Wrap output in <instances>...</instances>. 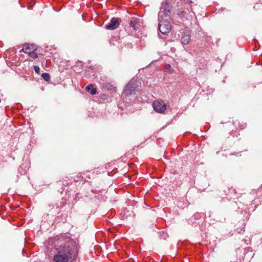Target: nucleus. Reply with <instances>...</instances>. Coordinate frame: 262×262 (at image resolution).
Returning a JSON list of instances; mask_svg holds the SVG:
<instances>
[{
  "instance_id": "f257e3e1",
  "label": "nucleus",
  "mask_w": 262,
  "mask_h": 262,
  "mask_svg": "<svg viewBox=\"0 0 262 262\" xmlns=\"http://www.w3.org/2000/svg\"><path fill=\"white\" fill-rule=\"evenodd\" d=\"M78 250V243L69 236L67 235L56 236L53 259L55 262H69L76 257Z\"/></svg>"
},
{
  "instance_id": "f03ea898",
  "label": "nucleus",
  "mask_w": 262,
  "mask_h": 262,
  "mask_svg": "<svg viewBox=\"0 0 262 262\" xmlns=\"http://www.w3.org/2000/svg\"><path fill=\"white\" fill-rule=\"evenodd\" d=\"M171 6L168 0H165L162 3L160 10L158 14V29L164 35L169 33L171 26L166 17L170 15Z\"/></svg>"
},
{
  "instance_id": "7ed1b4c3",
  "label": "nucleus",
  "mask_w": 262,
  "mask_h": 262,
  "mask_svg": "<svg viewBox=\"0 0 262 262\" xmlns=\"http://www.w3.org/2000/svg\"><path fill=\"white\" fill-rule=\"evenodd\" d=\"M139 84L138 82L133 79L125 87L122 95L125 96H129L136 95V92L138 91Z\"/></svg>"
},
{
  "instance_id": "20e7f679",
  "label": "nucleus",
  "mask_w": 262,
  "mask_h": 262,
  "mask_svg": "<svg viewBox=\"0 0 262 262\" xmlns=\"http://www.w3.org/2000/svg\"><path fill=\"white\" fill-rule=\"evenodd\" d=\"M154 110L158 113H163L166 108L164 102L162 100H156L152 103Z\"/></svg>"
},
{
  "instance_id": "39448f33",
  "label": "nucleus",
  "mask_w": 262,
  "mask_h": 262,
  "mask_svg": "<svg viewBox=\"0 0 262 262\" xmlns=\"http://www.w3.org/2000/svg\"><path fill=\"white\" fill-rule=\"evenodd\" d=\"M142 24V19L135 16L131 18L129 23L130 27L132 28L133 30L134 31L139 30L140 29Z\"/></svg>"
},
{
  "instance_id": "423d86ee",
  "label": "nucleus",
  "mask_w": 262,
  "mask_h": 262,
  "mask_svg": "<svg viewBox=\"0 0 262 262\" xmlns=\"http://www.w3.org/2000/svg\"><path fill=\"white\" fill-rule=\"evenodd\" d=\"M120 25L119 19L113 17L111 19L110 23L105 26V28L107 30H113L117 29Z\"/></svg>"
},
{
  "instance_id": "0eeeda50",
  "label": "nucleus",
  "mask_w": 262,
  "mask_h": 262,
  "mask_svg": "<svg viewBox=\"0 0 262 262\" xmlns=\"http://www.w3.org/2000/svg\"><path fill=\"white\" fill-rule=\"evenodd\" d=\"M191 33L189 30H185L181 38V42L183 45H187L190 41Z\"/></svg>"
},
{
  "instance_id": "6e6552de",
  "label": "nucleus",
  "mask_w": 262,
  "mask_h": 262,
  "mask_svg": "<svg viewBox=\"0 0 262 262\" xmlns=\"http://www.w3.org/2000/svg\"><path fill=\"white\" fill-rule=\"evenodd\" d=\"M34 47L33 45L27 44V45H26L24 46V47H23V48L22 49V51L24 53H27L31 51V50H34Z\"/></svg>"
},
{
  "instance_id": "1a4fd4ad",
  "label": "nucleus",
  "mask_w": 262,
  "mask_h": 262,
  "mask_svg": "<svg viewBox=\"0 0 262 262\" xmlns=\"http://www.w3.org/2000/svg\"><path fill=\"white\" fill-rule=\"evenodd\" d=\"M85 89L86 91H90L92 95H95L97 93L96 89L93 87V85L92 84H89L88 85Z\"/></svg>"
},
{
  "instance_id": "9d476101",
  "label": "nucleus",
  "mask_w": 262,
  "mask_h": 262,
  "mask_svg": "<svg viewBox=\"0 0 262 262\" xmlns=\"http://www.w3.org/2000/svg\"><path fill=\"white\" fill-rule=\"evenodd\" d=\"M41 77L46 81H49L50 80V76L49 74H48L47 73H43V74H42Z\"/></svg>"
},
{
  "instance_id": "9b49d317",
  "label": "nucleus",
  "mask_w": 262,
  "mask_h": 262,
  "mask_svg": "<svg viewBox=\"0 0 262 262\" xmlns=\"http://www.w3.org/2000/svg\"><path fill=\"white\" fill-rule=\"evenodd\" d=\"M27 54H28L29 56L32 58H37L38 57V55L34 51L29 52Z\"/></svg>"
},
{
  "instance_id": "f8f14e48",
  "label": "nucleus",
  "mask_w": 262,
  "mask_h": 262,
  "mask_svg": "<svg viewBox=\"0 0 262 262\" xmlns=\"http://www.w3.org/2000/svg\"><path fill=\"white\" fill-rule=\"evenodd\" d=\"M165 71L169 72L170 73H172L173 71V69L169 64H167L165 67Z\"/></svg>"
},
{
  "instance_id": "ddd939ff",
  "label": "nucleus",
  "mask_w": 262,
  "mask_h": 262,
  "mask_svg": "<svg viewBox=\"0 0 262 262\" xmlns=\"http://www.w3.org/2000/svg\"><path fill=\"white\" fill-rule=\"evenodd\" d=\"M34 70L37 74H39L40 73V68L37 66H34Z\"/></svg>"
},
{
  "instance_id": "4468645a",
  "label": "nucleus",
  "mask_w": 262,
  "mask_h": 262,
  "mask_svg": "<svg viewBox=\"0 0 262 262\" xmlns=\"http://www.w3.org/2000/svg\"><path fill=\"white\" fill-rule=\"evenodd\" d=\"M185 12L183 11H180L178 14L179 16H180L181 17H183L184 16V14H185Z\"/></svg>"
},
{
  "instance_id": "2eb2a0df",
  "label": "nucleus",
  "mask_w": 262,
  "mask_h": 262,
  "mask_svg": "<svg viewBox=\"0 0 262 262\" xmlns=\"http://www.w3.org/2000/svg\"><path fill=\"white\" fill-rule=\"evenodd\" d=\"M163 237L165 239L167 236V235L166 233L163 232Z\"/></svg>"
}]
</instances>
